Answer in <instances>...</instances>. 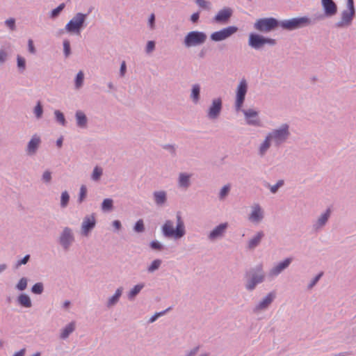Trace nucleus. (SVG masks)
I'll return each instance as SVG.
<instances>
[{
  "mask_svg": "<svg viewBox=\"0 0 356 356\" xmlns=\"http://www.w3.org/2000/svg\"><path fill=\"white\" fill-rule=\"evenodd\" d=\"M51 172L49 170H45L41 177V181L43 184L49 185L51 184L52 180Z\"/></svg>",
  "mask_w": 356,
  "mask_h": 356,
  "instance_id": "obj_40",
  "label": "nucleus"
},
{
  "mask_svg": "<svg viewBox=\"0 0 356 356\" xmlns=\"http://www.w3.org/2000/svg\"><path fill=\"white\" fill-rule=\"evenodd\" d=\"M200 350V346H197L190 350L185 352L184 356H195Z\"/></svg>",
  "mask_w": 356,
  "mask_h": 356,
  "instance_id": "obj_59",
  "label": "nucleus"
},
{
  "mask_svg": "<svg viewBox=\"0 0 356 356\" xmlns=\"http://www.w3.org/2000/svg\"><path fill=\"white\" fill-rule=\"evenodd\" d=\"M148 25L151 30L155 29V15L154 13H152L149 17Z\"/></svg>",
  "mask_w": 356,
  "mask_h": 356,
  "instance_id": "obj_60",
  "label": "nucleus"
},
{
  "mask_svg": "<svg viewBox=\"0 0 356 356\" xmlns=\"http://www.w3.org/2000/svg\"><path fill=\"white\" fill-rule=\"evenodd\" d=\"M65 29L68 33H75L76 35H79L82 30L74 17L67 23Z\"/></svg>",
  "mask_w": 356,
  "mask_h": 356,
  "instance_id": "obj_26",
  "label": "nucleus"
},
{
  "mask_svg": "<svg viewBox=\"0 0 356 356\" xmlns=\"http://www.w3.org/2000/svg\"><path fill=\"white\" fill-rule=\"evenodd\" d=\"M243 115L246 124L250 126L260 127H262L261 121L259 117V112L252 108L241 110Z\"/></svg>",
  "mask_w": 356,
  "mask_h": 356,
  "instance_id": "obj_13",
  "label": "nucleus"
},
{
  "mask_svg": "<svg viewBox=\"0 0 356 356\" xmlns=\"http://www.w3.org/2000/svg\"><path fill=\"white\" fill-rule=\"evenodd\" d=\"M84 74L82 71H79L75 78V88L79 89L83 84Z\"/></svg>",
  "mask_w": 356,
  "mask_h": 356,
  "instance_id": "obj_42",
  "label": "nucleus"
},
{
  "mask_svg": "<svg viewBox=\"0 0 356 356\" xmlns=\"http://www.w3.org/2000/svg\"><path fill=\"white\" fill-rule=\"evenodd\" d=\"M149 247L152 250H155L157 251H161L164 249L163 245L156 240L151 241L149 243Z\"/></svg>",
  "mask_w": 356,
  "mask_h": 356,
  "instance_id": "obj_52",
  "label": "nucleus"
},
{
  "mask_svg": "<svg viewBox=\"0 0 356 356\" xmlns=\"http://www.w3.org/2000/svg\"><path fill=\"white\" fill-rule=\"evenodd\" d=\"M31 291L34 294L40 295L44 291V285L42 282H37L32 286Z\"/></svg>",
  "mask_w": 356,
  "mask_h": 356,
  "instance_id": "obj_43",
  "label": "nucleus"
},
{
  "mask_svg": "<svg viewBox=\"0 0 356 356\" xmlns=\"http://www.w3.org/2000/svg\"><path fill=\"white\" fill-rule=\"evenodd\" d=\"M30 254H26L22 259H19L15 264V268L18 269L21 266L26 265L30 260Z\"/></svg>",
  "mask_w": 356,
  "mask_h": 356,
  "instance_id": "obj_49",
  "label": "nucleus"
},
{
  "mask_svg": "<svg viewBox=\"0 0 356 356\" xmlns=\"http://www.w3.org/2000/svg\"><path fill=\"white\" fill-rule=\"evenodd\" d=\"M70 201V195L67 191L62 192L60 195V207L65 208L67 207Z\"/></svg>",
  "mask_w": 356,
  "mask_h": 356,
  "instance_id": "obj_38",
  "label": "nucleus"
},
{
  "mask_svg": "<svg viewBox=\"0 0 356 356\" xmlns=\"http://www.w3.org/2000/svg\"><path fill=\"white\" fill-rule=\"evenodd\" d=\"M103 175V169L99 166H95L91 175V179L94 181H99Z\"/></svg>",
  "mask_w": 356,
  "mask_h": 356,
  "instance_id": "obj_35",
  "label": "nucleus"
},
{
  "mask_svg": "<svg viewBox=\"0 0 356 356\" xmlns=\"http://www.w3.org/2000/svg\"><path fill=\"white\" fill-rule=\"evenodd\" d=\"M346 10H352V11H355V5H354V0H347Z\"/></svg>",
  "mask_w": 356,
  "mask_h": 356,
  "instance_id": "obj_64",
  "label": "nucleus"
},
{
  "mask_svg": "<svg viewBox=\"0 0 356 356\" xmlns=\"http://www.w3.org/2000/svg\"><path fill=\"white\" fill-rule=\"evenodd\" d=\"M228 227V223L224 222L216 226L208 235V238L211 241H214L218 238L223 236L227 229Z\"/></svg>",
  "mask_w": 356,
  "mask_h": 356,
  "instance_id": "obj_23",
  "label": "nucleus"
},
{
  "mask_svg": "<svg viewBox=\"0 0 356 356\" xmlns=\"http://www.w3.org/2000/svg\"><path fill=\"white\" fill-rule=\"evenodd\" d=\"M5 24L11 30L14 31L16 29L15 19L14 18H10L5 21Z\"/></svg>",
  "mask_w": 356,
  "mask_h": 356,
  "instance_id": "obj_58",
  "label": "nucleus"
},
{
  "mask_svg": "<svg viewBox=\"0 0 356 356\" xmlns=\"http://www.w3.org/2000/svg\"><path fill=\"white\" fill-rule=\"evenodd\" d=\"M264 236V233L262 231L257 232L248 242L246 248L250 250H254L261 242Z\"/></svg>",
  "mask_w": 356,
  "mask_h": 356,
  "instance_id": "obj_25",
  "label": "nucleus"
},
{
  "mask_svg": "<svg viewBox=\"0 0 356 356\" xmlns=\"http://www.w3.org/2000/svg\"><path fill=\"white\" fill-rule=\"evenodd\" d=\"M74 241L75 237L73 230L68 227H64L58 238V243L62 249L65 252L69 251Z\"/></svg>",
  "mask_w": 356,
  "mask_h": 356,
  "instance_id": "obj_8",
  "label": "nucleus"
},
{
  "mask_svg": "<svg viewBox=\"0 0 356 356\" xmlns=\"http://www.w3.org/2000/svg\"><path fill=\"white\" fill-rule=\"evenodd\" d=\"M87 195V188L85 185H82L80 187L79 195L78 197V202L80 204L83 202Z\"/></svg>",
  "mask_w": 356,
  "mask_h": 356,
  "instance_id": "obj_47",
  "label": "nucleus"
},
{
  "mask_svg": "<svg viewBox=\"0 0 356 356\" xmlns=\"http://www.w3.org/2000/svg\"><path fill=\"white\" fill-rule=\"evenodd\" d=\"M191 174L181 172L178 177V186L181 188L187 189L191 186Z\"/></svg>",
  "mask_w": 356,
  "mask_h": 356,
  "instance_id": "obj_28",
  "label": "nucleus"
},
{
  "mask_svg": "<svg viewBox=\"0 0 356 356\" xmlns=\"http://www.w3.org/2000/svg\"><path fill=\"white\" fill-rule=\"evenodd\" d=\"M237 31L238 28L236 26H229L212 33L210 35V38L213 42H220L229 38L236 33Z\"/></svg>",
  "mask_w": 356,
  "mask_h": 356,
  "instance_id": "obj_10",
  "label": "nucleus"
},
{
  "mask_svg": "<svg viewBox=\"0 0 356 356\" xmlns=\"http://www.w3.org/2000/svg\"><path fill=\"white\" fill-rule=\"evenodd\" d=\"M284 180H282V179L279 180L276 183V184L270 186V192L272 193H276L277 192L279 188H280L281 186H282L284 185Z\"/></svg>",
  "mask_w": 356,
  "mask_h": 356,
  "instance_id": "obj_57",
  "label": "nucleus"
},
{
  "mask_svg": "<svg viewBox=\"0 0 356 356\" xmlns=\"http://www.w3.org/2000/svg\"><path fill=\"white\" fill-rule=\"evenodd\" d=\"M145 287L144 283H139L135 285L128 293L127 297L129 300H133L136 296Z\"/></svg>",
  "mask_w": 356,
  "mask_h": 356,
  "instance_id": "obj_33",
  "label": "nucleus"
},
{
  "mask_svg": "<svg viewBox=\"0 0 356 356\" xmlns=\"http://www.w3.org/2000/svg\"><path fill=\"white\" fill-rule=\"evenodd\" d=\"M272 143L273 140L270 139V136L267 134L264 140L261 143L258 147V155L260 157L264 156L266 154L268 150L271 147Z\"/></svg>",
  "mask_w": 356,
  "mask_h": 356,
  "instance_id": "obj_24",
  "label": "nucleus"
},
{
  "mask_svg": "<svg viewBox=\"0 0 356 356\" xmlns=\"http://www.w3.org/2000/svg\"><path fill=\"white\" fill-rule=\"evenodd\" d=\"M33 113L38 119H40L42 118L43 114V108L40 102H38L37 103L36 106L34 108Z\"/></svg>",
  "mask_w": 356,
  "mask_h": 356,
  "instance_id": "obj_48",
  "label": "nucleus"
},
{
  "mask_svg": "<svg viewBox=\"0 0 356 356\" xmlns=\"http://www.w3.org/2000/svg\"><path fill=\"white\" fill-rule=\"evenodd\" d=\"M161 263L162 261L161 259H154L147 267V272L149 273H153L160 268Z\"/></svg>",
  "mask_w": 356,
  "mask_h": 356,
  "instance_id": "obj_37",
  "label": "nucleus"
},
{
  "mask_svg": "<svg viewBox=\"0 0 356 356\" xmlns=\"http://www.w3.org/2000/svg\"><path fill=\"white\" fill-rule=\"evenodd\" d=\"M233 15V10L229 7H225L220 10L213 17V22L217 24H226Z\"/></svg>",
  "mask_w": 356,
  "mask_h": 356,
  "instance_id": "obj_15",
  "label": "nucleus"
},
{
  "mask_svg": "<svg viewBox=\"0 0 356 356\" xmlns=\"http://www.w3.org/2000/svg\"><path fill=\"white\" fill-rule=\"evenodd\" d=\"M170 309V307L166 309L165 310L155 313L148 321V323H154L159 316H163L164 314H165L166 312L169 311Z\"/></svg>",
  "mask_w": 356,
  "mask_h": 356,
  "instance_id": "obj_56",
  "label": "nucleus"
},
{
  "mask_svg": "<svg viewBox=\"0 0 356 356\" xmlns=\"http://www.w3.org/2000/svg\"><path fill=\"white\" fill-rule=\"evenodd\" d=\"M76 323L72 321L68 323L65 327L60 330V338L61 339H66L75 330Z\"/></svg>",
  "mask_w": 356,
  "mask_h": 356,
  "instance_id": "obj_29",
  "label": "nucleus"
},
{
  "mask_svg": "<svg viewBox=\"0 0 356 356\" xmlns=\"http://www.w3.org/2000/svg\"><path fill=\"white\" fill-rule=\"evenodd\" d=\"M230 191V186L229 185H225L221 189L219 193V199L223 200L229 193Z\"/></svg>",
  "mask_w": 356,
  "mask_h": 356,
  "instance_id": "obj_55",
  "label": "nucleus"
},
{
  "mask_svg": "<svg viewBox=\"0 0 356 356\" xmlns=\"http://www.w3.org/2000/svg\"><path fill=\"white\" fill-rule=\"evenodd\" d=\"M312 24V20L307 16L293 17L280 21V26L286 31L302 29Z\"/></svg>",
  "mask_w": 356,
  "mask_h": 356,
  "instance_id": "obj_4",
  "label": "nucleus"
},
{
  "mask_svg": "<svg viewBox=\"0 0 356 356\" xmlns=\"http://www.w3.org/2000/svg\"><path fill=\"white\" fill-rule=\"evenodd\" d=\"M7 58H8L7 52L3 49H1L0 50V65L3 64L6 61Z\"/></svg>",
  "mask_w": 356,
  "mask_h": 356,
  "instance_id": "obj_62",
  "label": "nucleus"
},
{
  "mask_svg": "<svg viewBox=\"0 0 356 356\" xmlns=\"http://www.w3.org/2000/svg\"><path fill=\"white\" fill-rule=\"evenodd\" d=\"M355 16V11L343 10L341 13L339 19L335 23L334 26L338 29L347 28L350 26Z\"/></svg>",
  "mask_w": 356,
  "mask_h": 356,
  "instance_id": "obj_12",
  "label": "nucleus"
},
{
  "mask_svg": "<svg viewBox=\"0 0 356 356\" xmlns=\"http://www.w3.org/2000/svg\"><path fill=\"white\" fill-rule=\"evenodd\" d=\"M17 65L20 72H24L26 69V60L19 55L17 56Z\"/></svg>",
  "mask_w": 356,
  "mask_h": 356,
  "instance_id": "obj_46",
  "label": "nucleus"
},
{
  "mask_svg": "<svg viewBox=\"0 0 356 356\" xmlns=\"http://www.w3.org/2000/svg\"><path fill=\"white\" fill-rule=\"evenodd\" d=\"M276 297V293L274 291L268 293L264 298H263L253 309L254 313L267 309L271 303L273 302Z\"/></svg>",
  "mask_w": 356,
  "mask_h": 356,
  "instance_id": "obj_14",
  "label": "nucleus"
},
{
  "mask_svg": "<svg viewBox=\"0 0 356 356\" xmlns=\"http://www.w3.org/2000/svg\"><path fill=\"white\" fill-rule=\"evenodd\" d=\"M264 218V211L259 204H254L252 207V211L248 216V220L254 224H258Z\"/></svg>",
  "mask_w": 356,
  "mask_h": 356,
  "instance_id": "obj_20",
  "label": "nucleus"
},
{
  "mask_svg": "<svg viewBox=\"0 0 356 356\" xmlns=\"http://www.w3.org/2000/svg\"><path fill=\"white\" fill-rule=\"evenodd\" d=\"M247 92L248 83L245 79H243L238 84L236 90V99L234 106L236 111H240L241 110Z\"/></svg>",
  "mask_w": 356,
  "mask_h": 356,
  "instance_id": "obj_9",
  "label": "nucleus"
},
{
  "mask_svg": "<svg viewBox=\"0 0 356 356\" xmlns=\"http://www.w3.org/2000/svg\"><path fill=\"white\" fill-rule=\"evenodd\" d=\"M323 272H321L320 273H318L316 277H314L312 280L311 282H309V284L307 285V289L308 290H311L312 289H313V287L317 284V282L319 281V280L321 279V277L323 276Z\"/></svg>",
  "mask_w": 356,
  "mask_h": 356,
  "instance_id": "obj_53",
  "label": "nucleus"
},
{
  "mask_svg": "<svg viewBox=\"0 0 356 356\" xmlns=\"http://www.w3.org/2000/svg\"><path fill=\"white\" fill-rule=\"evenodd\" d=\"M63 53L65 58H67L71 54L70 42L68 40L63 41Z\"/></svg>",
  "mask_w": 356,
  "mask_h": 356,
  "instance_id": "obj_51",
  "label": "nucleus"
},
{
  "mask_svg": "<svg viewBox=\"0 0 356 356\" xmlns=\"http://www.w3.org/2000/svg\"><path fill=\"white\" fill-rule=\"evenodd\" d=\"M41 143V139L39 136L34 134L27 144L26 152L29 156L35 155Z\"/></svg>",
  "mask_w": 356,
  "mask_h": 356,
  "instance_id": "obj_21",
  "label": "nucleus"
},
{
  "mask_svg": "<svg viewBox=\"0 0 356 356\" xmlns=\"http://www.w3.org/2000/svg\"><path fill=\"white\" fill-rule=\"evenodd\" d=\"M17 301L21 306L30 308L32 307V302L30 297L26 293H21L18 296Z\"/></svg>",
  "mask_w": 356,
  "mask_h": 356,
  "instance_id": "obj_32",
  "label": "nucleus"
},
{
  "mask_svg": "<svg viewBox=\"0 0 356 356\" xmlns=\"http://www.w3.org/2000/svg\"><path fill=\"white\" fill-rule=\"evenodd\" d=\"M95 225L96 220L94 213L85 216L81 224V234L88 236L89 233L95 227Z\"/></svg>",
  "mask_w": 356,
  "mask_h": 356,
  "instance_id": "obj_16",
  "label": "nucleus"
},
{
  "mask_svg": "<svg viewBox=\"0 0 356 356\" xmlns=\"http://www.w3.org/2000/svg\"><path fill=\"white\" fill-rule=\"evenodd\" d=\"M88 13H77L74 15L75 19L78 22V24L80 25L81 28L83 29L86 26V19L88 15Z\"/></svg>",
  "mask_w": 356,
  "mask_h": 356,
  "instance_id": "obj_34",
  "label": "nucleus"
},
{
  "mask_svg": "<svg viewBox=\"0 0 356 356\" xmlns=\"http://www.w3.org/2000/svg\"><path fill=\"white\" fill-rule=\"evenodd\" d=\"M163 149L168 151L171 156H176V146L175 145L172 144H165L162 145Z\"/></svg>",
  "mask_w": 356,
  "mask_h": 356,
  "instance_id": "obj_54",
  "label": "nucleus"
},
{
  "mask_svg": "<svg viewBox=\"0 0 356 356\" xmlns=\"http://www.w3.org/2000/svg\"><path fill=\"white\" fill-rule=\"evenodd\" d=\"M134 229L136 232L141 233L145 231V225L142 219L138 220L134 225Z\"/></svg>",
  "mask_w": 356,
  "mask_h": 356,
  "instance_id": "obj_50",
  "label": "nucleus"
},
{
  "mask_svg": "<svg viewBox=\"0 0 356 356\" xmlns=\"http://www.w3.org/2000/svg\"><path fill=\"white\" fill-rule=\"evenodd\" d=\"M122 292H123V287L122 286H120L118 287L115 293L111 296L106 303V306L108 307V308H111L113 306H115L120 300V298L122 294Z\"/></svg>",
  "mask_w": 356,
  "mask_h": 356,
  "instance_id": "obj_27",
  "label": "nucleus"
},
{
  "mask_svg": "<svg viewBox=\"0 0 356 356\" xmlns=\"http://www.w3.org/2000/svg\"><path fill=\"white\" fill-rule=\"evenodd\" d=\"M265 277V272L262 264L250 268L244 274L245 289L250 292L254 291L258 284L264 282Z\"/></svg>",
  "mask_w": 356,
  "mask_h": 356,
  "instance_id": "obj_2",
  "label": "nucleus"
},
{
  "mask_svg": "<svg viewBox=\"0 0 356 356\" xmlns=\"http://www.w3.org/2000/svg\"><path fill=\"white\" fill-rule=\"evenodd\" d=\"M190 98L193 103L197 104L200 99V85L195 83L192 86Z\"/></svg>",
  "mask_w": 356,
  "mask_h": 356,
  "instance_id": "obj_30",
  "label": "nucleus"
},
{
  "mask_svg": "<svg viewBox=\"0 0 356 356\" xmlns=\"http://www.w3.org/2000/svg\"><path fill=\"white\" fill-rule=\"evenodd\" d=\"M275 147H280L285 143L291 136L290 127L287 123H283L278 127L273 129L268 133Z\"/></svg>",
  "mask_w": 356,
  "mask_h": 356,
  "instance_id": "obj_3",
  "label": "nucleus"
},
{
  "mask_svg": "<svg viewBox=\"0 0 356 356\" xmlns=\"http://www.w3.org/2000/svg\"><path fill=\"white\" fill-rule=\"evenodd\" d=\"M205 33L199 31L188 32L184 37L183 44L186 48H191L203 44L207 40Z\"/></svg>",
  "mask_w": 356,
  "mask_h": 356,
  "instance_id": "obj_5",
  "label": "nucleus"
},
{
  "mask_svg": "<svg viewBox=\"0 0 356 356\" xmlns=\"http://www.w3.org/2000/svg\"><path fill=\"white\" fill-rule=\"evenodd\" d=\"M195 3L202 9L210 10L211 8V4L209 1L206 0H195Z\"/></svg>",
  "mask_w": 356,
  "mask_h": 356,
  "instance_id": "obj_45",
  "label": "nucleus"
},
{
  "mask_svg": "<svg viewBox=\"0 0 356 356\" xmlns=\"http://www.w3.org/2000/svg\"><path fill=\"white\" fill-rule=\"evenodd\" d=\"M292 258H286L284 260L280 261L277 265L273 266L269 271V276L270 277H277L278 276L282 271L286 269L291 263L292 262Z\"/></svg>",
  "mask_w": 356,
  "mask_h": 356,
  "instance_id": "obj_19",
  "label": "nucleus"
},
{
  "mask_svg": "<svg viewBox=\"0 0 356 356\" xmlns=\"http://www.w3.org/2000/svg\"><path fill=\"white\" fill-rule=\"evenodd\" d=\"M28 50L31 54H35L36 53V49L31 39L28 40Z\"/></svg>",
  "mask_w": 356,
  "mask_h": 356,
  "instance_id": "obj_63",
  "label": "nucleus"
},
{
  "mask_svg": "<svg viewBox=\"0 0 356 356\" xmlns=\"http://www.w3.org/2000/svg\"><path fill=\"white\" fill-rule=\"evenodd\" d=\"M331 215L330 209H327L324 213H321L318 219L313 223L312 229L315 232L321 230L327 224Z\"/></svg>",
  "mask_w": 356,
  "mask_h": 356,
  "instance_id": "obj_18",
  "label": "nucleus"
},
{
  "mask_svg": "<svg viewBox=\"0 0 356 356\" xmlns=\"http://www.w3.org/2000/svg\"><path fill=\"white\" fill-rule=\"evenodd\" d=\"M176 227L174 228V223L170 220L165 221L161 227L163 235L168 238H174L175 240L183 238L186 234V227L184 222L181 218L180 212L176 214Z\"/></svg>",
  "mask_w": 356,
  "mask_h": 356,
  "instance_id": "obj_1",
  "label": "nucleus"
},
{
  "mask_svg": "<svg viewBox=\"0 0 356 356\" xmlns=\"http://www.w3.org/2000/svg\"><path fill=\"white\" fill-rule=\"evenodd\" d=\"M28 284V279L25 277L20 278L18 282L15 285V289L18 291H24Z\"/></svg>",
  "mask_w": 356,
  "mask_h": 356,
  "instance_id": "obj_39",
  "label": "nucleus"
},
{
  "mask_svg": "<svg viewBox=\"0 0 356 356\" xmlns=\"http://www.w3.org/2000/svg\"><path fill=\"white\" fill-rule=\"evenodd\" d=\"M222 109V100L220 97L212 99L211 104L207 111V117L209 120H216L220 115Z\"/></svg>",
  "mask_w": 356,
  "mask_h": 356,
  "instance_id": "obj_11",
  "label": "nucleus"
},
{
  "mask_svg": "<svg viewBox=\"0 0 356 356\" xmlns=\"http://www.w3.org/2000/svg\"><path fill=\"white\" fill-rule=\"evenodd\" d=\"M152 197L156 207H163L166 205L168 201V195L165 191H155L152 193Z\"/></svg>",
  "mask_w": 356,
  "mask_h": 356,
  "instance_id": "obj_22",
  "label": "nucleus"
},
{
  "mask_svg": "<svg viewBox=\"0 0 356 356\" xmlns=\"http://www.w3.org/2000/svg\"><path fill=\"white\" fill-rule=\"evenodd\" d=\"M280 26V22L274 17L258 19L254 24V28L263 33H268Z\"/></svg>",
  "mask_w": 356,
  "mask_h": 356,
  "instance_id": "obj_7",
  "label": "nucleus"
},
{
  "mask_svg": "<svg viewBox=\"0 0 356 356\" xmlns=\"http://www.w3.org/2000/svg\"><path fill=\"white\" fill-rule=\"evenodd\" d=\"M76 125L80 128H86L88 123V118L86 114L81 111H77L75 113Z\"/></svg>",
  "mask_w": 356,
  "mask_h": 356,
  "instance_id": "obj_31",
  "label": "nucleus"
},
{
  "mask_svg": "<svg viewBox=\"0 0 356 356\" xmlns=\"http://www.w3.org/2000/svg\"><path fill=\"white\" fill-rule=\"evenodd\" d=\"M54 115H55L56 120L58 123H60L63 126L66 125L67 122L65 120L63 113L61 111H60L59 110H56L54 111Z\"/></svg>",
  "mask_w": 356,
  "mask_h": 356,
  "instance_id": "obj_44",
  "label": "nucleus"
},
{
  "mask_svg": "<svg viewBox=\"0 0 356 356\" xmlns=\"http://www.w3.org/2000/svg\"><path fill=\"white\" fill-rule=\"evenodd\" d=\"M113 208V200L111 198H106L101 204V209L103 211H111Z\"/></svg>",
  "mask_w": 356,
  "mask_h": 356,
  "instance_id": "obj_36",
  "label": "nucleus"
},
{
  "mask_svg": "<svg viewBox=\"0 0 356 356\" xmlns=\"http://www.w3.org/2000/svg\"><path fill=\"white\" fill-rule=\"evenodd\" d=\"M155 49V42L154 41H148L146 46V52L147 54L151 53Z\"/></svg>",
  "mask_w": 356,
  "mask_h": 356,
  "instance_id": "obj_61",
  "label": "nucleus"
},
{
  "mask_svg": "<svg viewBox=\"0 0 356 356\" xmlns=\"http://www.w3.org/2000/svg\"><path fill=\"white\" fill-rule=\"evenodd\" d=\"M65 7V4L64 3H60L58 7H56L51 11L49 17L53 19L56 18L63 11Z\"/></svg>",
  "mask_w": 356,
  "mask_h": 356,
  "instance_id": "obj_41",
  "label": "nucleus"
},
{
  "mask_svg": "<svg viewBox=\"0 0 356 356\" xmlns=\"http://www.w3.org/2000/svg\"><path fill=\"white\" fill-rule=\"evenodd\" d=\"M324 15L327 17L334 16L338 11V7L334 0H321Z\"/></svg>",
  "mask_w": 356,
  "mask_h": 356,
  "instance_id": "obj_17",
  "label": "nucleus"
},
{
  "mask_svg": "<svg viewBox=\"0 0 356 356\" xmlns=\"http://www.w3.org/2000/svg\"><path fill=\"white\" fill-rule=\"evenodd\" d=\"M276 40L270 38H266L261 35L251 33L248 37V45L255 50H261L265 44L275 46Z\"/></svg>",
  "mask_w": 356,
  "mask_h": 356,
  "instance_id": "obj_6",
  "label": "nucleus"
}]
</instances>
